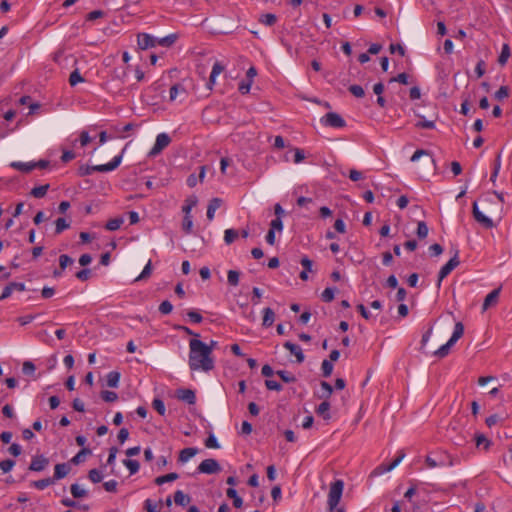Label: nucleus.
Wrapping results in <instances>:
<instances>
[{
	"label": "nucleus",
	"mask_w": 512,
	"mask_h": 512,
	"mask_svg": "<svg viewBox=\"0 0 512 512\" xmlns=\"http://www.w3.org/2000/svg\"><path fill=\"white\" fill-rule=\"evenodd\" d=\"M321 369L324 377H329L333 371V364L329 360H323L321 364Z\"/></svg>",
	"instance_id": "nucleus-49"
},
{
	"label": "nucleus",
	"mask_w": 512,
	"mask_h": 512,
	"mask_svg": "<svg viewBox=\"0 0 512 512\" xmlns=\"http://www.w3.org/2000/svg\"><path fill=\"white\" fill-rule=\"evenodd\" d=\"M101 397L106 402H114L118 399L117 393L108 390L102 391Z\"/></svg>",
	"instance_id": "nucleus-55"
},
{
	"label": "nucleus",
	"mask_w": 512,
	"mask_h": 512,
	"mask_svg": "<svg viewBox=\"0 0 512 512\" xmlns=\"http://www.w3.org/2000/svg\"><path fill=\"white\" fill-rule=\"evenodd\" d=\"M152 273V263L151 260L148 261V263L145 265L144 269L142 270L141 274L135 279V281H141L144 279H147Z\"/></svg>",
	"instance_id": "nucleus-48"
},
{
	"label": "nucleus",
	"mask_w": 512,
	"mask_h": 512,
	"mask_svg": "<svg viewBox=\"0 0 512 512\" xmlns=\"http://www.w3.org/2000/svg\"><path fill=\"white\" fill-rule=\"evenodd\" d=\"M239 236V232L235 229H226L224 232V241L227 245L232 244Z\"/></svg>",
	"instance_id": "nucleus-35"
},
{
	"label": "nucleus",
	"mask_w": 512,
	"mask_h": 512,
	"mask_svg": "<svg viewBox=\"0 0 512 512\" xmlns=\"http://www.w3.org/2000/svg\"><path fill=\"white\" fill-rule=\"evenodd\" d=\"M193 222L190 215H185L182 223V228L186 233H190L192 230Z\"/></svg>",
	"instance_id": "nucleus-61"
},
{
	"label": "nucleus",
	"mask_w": 512,
	"mask_h": 512,
	"mask_svg": "<svg viewBox=\"0 0 512 512\" xmlns=\"http://www.w3.org/2000/svg\"><path fill=\"white\" fill-rule=\"evenodd\" d=\"M91 451L88 448H82L72 459L71 462L75 465L81 463L85 455L90 454Z\"/></svg>",
	"instance_id": "nucleus-46"
},
{
	"label": "nucleus",
	"mask_w": 512,
	"mask_h": 512,
	"mask_svg": "<svg viewBox=\"0 0 512 512\" xmlns=\"http://www.w3.org/2000/svg\"><path fill=\"white\" fill-rule=\"evenodd\" d=\"M510 57V48L508 44H504L501 50V53L498 58V62L500 65H505L508 58Z\"/></svg>",
	"instance_id": "nucleus-44"
},
{
	"label": "nucleus",
	"mask_w": 512,
	"mask_h": 512,
	"mask_svg": "<svg viewBox=\"0 0 512 512\" xmlns=\"http://www.w3.org/2000/svg\"><path fill=\"white\" fill-rule=\"evenodd\" d=\"M459 264L460 260L458 257V251H456L454 256L440 269L437 280V288L441 287L442 280L446 278Z\"/></svg>",
	"instance_id": "nucleus-5"
},
{
	"label": "nucleus",
	"mask_w": 512,
	"mask_h": 512,
	"mask_svg": "<svg viewBox=\"0 0 512 512\" xmlns=\"http://www.w3.org/2000/svg\"><path fill=\"white\" fill-rule=\"evenodd\" d=\"M475 440L477 447L483 445L485 450H487L491 444V442L483 434L476 435Z\"/></svg>",
	"instance_id": "nucleus-56"
},
{
	"label": "nucleus",
	"mask_w": 512,
	"mask_h": 512,
	"mask_svg": "<svg viewBox=\"0 0 512 512\" xmlns=\"http://www.w3.org/2000/svg\"><path fill=\"white\" fill-rule=\"evenodd\" d=\"M320 122L322 125L326 127H333V128H342L346 125L345 120L335 112H329L325 114L321 119Z\"/></svg>",
	"instance_id": "nucleus-6"
},
{
	"label": "nucleus",
	"mask_w": 512,
	"mask_h": 512,
	"mask_svg": "<svg viewBox=\"0 0 512 512\" xmlns=\"http://www.w3.org/2000/svg\"><path fill=\"white\" fill-rule=\"evenodd\" d=\"M226 494L229 498L233 500V505L235 508H241L243 505L242 498L237 494V491L234 488H228Z\"/></svg>",
	"instance_id": "nucleus-27"
},
{
	"label": "nucleus",
	"mask_w": 512,
	"mask_h": 512,
	"mask_svg": "<svg viewBox=\"0 0 512 512\" xmlns=\"http://www.w3.org/2000/svg\"><path fill=\"white\" fill-rule=\"evenodd\" d=\"M152 406L160 415L165 414V412H166L165 404L161 399L155 398L152 402Z\"/></svg>",
	"instance_id": "nucleus-53"
},
{
	"label": "nucleus",
	"mask_w": 512,
	"mask_h": 512,
	"mask_svg": "<svg viewBox=\"0 0 512 512\" xmlns=\"http://www.w3.org/2000/svg\"><path fill=\"white\" fill-rule=\"evenodd\" d=\"M137 44L141 50L156 46V38L147 33H140L137 36Z\"/></svg>",
	"instance_id": "nucleus-13"
},
{
	"label": "nucleus",
	"mask_w": 512,
	"mask_h": 512,
	"mask_svg": "<svg viewBox=\"0 0 512 512\" xmlns=\"http://www.w3.org/2000/svg\"><path fill=\"white\" fill-rule=\"evenodd\" d=\"M120 380V373L117 371H111L107 375V385L111 388L118 387Z\"/></svg>",
	"instance_id": "nucleus-30"
},
{
	"label": "nucleus",
	"mask_w": 512,
	"mask_h": 512,
	"mask_svg": "<svg viewBox=\"0 0 512 512\" xmlns=\"http://www.w3.org/2000/svg\"><path fill=\"white\" fill-rule=\"evenodd\" d=\"M123 464L129 470L131 475L137 473L140 467L139 462L137 460L125 459L123 461Z\"/></svg>",
	"instance_id": "nucleus-41"
},
{
	"label": "nucleus",
	"mask_w": 512,
	"mask_h": 512,
	"mask_svg": "<svg viewBox=\"0 0 512 512\" xmlns=\"http://www.w3.org/2000/svg\"><path fill=\"white\" fill-rule=\"evenodd\" d=\"M49 464L48 458L43 455L35 456L32 458V461L29 466V470L40 472L43 471L47 465Z\"/></svg>",
	"instance_id": "nucleus-16"
},
{
	"label": "nucleus",
	"mask_w": 512,
	"mask_h": 512,
	"mask_svg": "<svg viewBox=\"0 0 512 512\" xmlns=\"http://www.w3.org/2000/svg\"><path fill=\"white\" fill-rule=\"evenodd\" d=\"M123 222L124 220L121 217L113 218L106 223L105 228L109 231H116L121 227Z\"/></svg>",
	"instance_id": "nucleus-32"
},
{
	"label": "nucleus",
	"mask_w": 512,
	"mask_h": 512,
	"mask_svg": "<svg viewBox=\"0 0 512 512\" xmlns=\"http://www.w3.org/2000/svg\"><path fill=\"white\" fill-rule=\"evenodd\" d=\"M429 232L428 226L424 221H419L417 224V231L416 234L418 238L424 239L427 237Z\"/></svg>",
	"instance_id": "nucleus-43"
},
{
	"label": "nucleus",
	"mask_w": 512,
	"mask_h": 512,
	"mask_svg": "<svg viewBox=\"0 0 512 512\" xmlns=\"http://www.w3.org/2000/svg\"><path fill=\"white\" fill-rule=\"evenodd\" d=\"M321 390H322V394L320 395V397L325 398V399H328L333 392L332 386L328 382H325V381L321 382Z\"/></svg>",
	"instance_id": "nucleus-50"
},
{
	"label": "nucleus",
	"mask_w": 512,
	"mask_h": 512,
	"mask_svg": "<svg viewBox=\"0 0 512 512\" xmlns=\"http://www.w3.org/2000/svg\"><path fill=\"white\" fill-rule=\"evenodd\" d=\"M349 91L357 98H361L365 95L364 89L360 85H351Z\"/></svg>",
	"instance_id": "nucleus-59"
},
{
	"label": "nucleus",
	"mask_w": 512,
	"mask_h": 512,
	"mask_svg": "<svg viewBox=\"0 0 512 512\" xmlns=\"http://www.w3.org/2000/svg\"><path fill=\"white\" fill-rule=\"evenodd\" d=\"M176 396L179 400L194 405L196 402L195 392L191 389L181 388L176 391Z\"/></svg>",
	"instance_id": "nucleus-15"
},
{
	"label": "nucleus",
	"mask_w": 512,
	"mask_h": 512,
	"mask_svg": "<svg viewBox=\"0 0 512 512\" xmlns=\"http://www.w3.org/2000/svg\"><path fill=\"white\" fill-rule=\"evenodd\" d=\"M70 492L74 498H82L87 496V491L74 483L70 487Z\"/></svg>",
	"instance_id": "nucleus-38"
},
{
	"label": "nucleus",
	"mask_w": 512,
	"mask_h": 512,
	"mask_svg": "<svg viewBox=\"0 0 512 512\" xmlns=\"http://www.w3.org/2000/svg\"><path fill=\"white\" fill-rule=\"evenodd\" d=\"M405 457V453L403 451H399L397 457L390 464H381L377 466L371 473V476H380L384 473L390 472L396 466L400 464V462Z\"/></svg>",
	"instance_id": "nucleus-7"
},
{
	"label": "nucleus",
	"mask_w": 512,
	"mask_h": 512,
	"mask_svg": "<svg viewBox=\"0 0 512 512\" xmlns=\"http://www.w3.org/2000/svg\"><path fill=\"white\" fill-rule=\"evenodd\" d=\"M187 316L189 317V319L193 322V323H200L202 322L203 320V317L201 316L200 313H198L197 311H194V310H189L187 312Z\"/></svg>",
	"instance_id": "nucleus-64"
},
{
	"label": "nucleus",
	"mask_w": 512,
	"mask_h": 512,
	"mask_svg": "<svg viewBox=\"0 0 512 512\" xmlns=\"http://www.w3.org/2000/svg\"><path fill=\"white\" fill-rule=\"evenodd\" d=\"M25 284L20 282H11L9 283L2 291L0 296V300H4L11 296L14 291H24Z\"/></svg>",
	"instance_id": "nucleus-17"
},
{
	"label": "nucleus",
	"mask_w": 512,
	"mask_h": 512,
	"mask_svg": "<svg viewBox=\"0 0 512 512\" xmlns=\"http://www.w3.org/2000/svg\"><path fill=\"white\" fill-rule=\"evenodd\" d=\"M83 81H84V78L81 76L78 69L74 70L69 76V83L71 86H75L78 83H81Z\"/></svg>",
	"instance_id": "nucleus-47"
},
{
	"label": "nucleus",
	"mask_w": 512,
	"mask_h": 512,
	"mask_svg": "<svg viewBox=\"0 0 512 512\" xmlns=\"http://www.w3.org/2000/svg\"><path fill=\"white\" fill-rule=\"evenodd\" d=\"M240 273L236 270H229L227 273V281L231 286H237L239 284Z\"/></svg>",
	"instance_id": "nucleus-40"
},
{
	"label": "nucleus",
	"mask_w": 512,
	"mask_h": 512,
	"mask_svg": "<svg viewBox=\"0 0 512 512\" xmlns=\"http://www.w3.org/2000/svg\"><path fill=\"white\" fill-rule=\"evenodd\" d=\"M421 156H426L427 157V160L429 163L431 164H434V159L432 158V156L429 154V152L427 150H423V149H418L414 152V154L412 155L411 157V161L412 162H416L417 160H419V158Z\"/></svg>",
	"instance_id": "nucleus-34"
},
{
	"label": "nucleus",
	"mask_w": 512,
	"mask_h": 512,
	"mask_svg": "<svg viewBox=\"0 0 512 512\" xmlns=\"http://www.w3.org/2000/svg\"><path fill=\"white\" fill-rule=\"evenodd\" d=\"M70 470L71 467L67 463L56 464L54 467V475L52 478L54 479V481L60 480L66 477L69 474Z\"/></svg>",
	"instance_id": "nucleus-19"
},
{
	"label": "nucleus",
	"mask_w": 512,
	"mask_h": 512,
	"mask_svg": "<svg viewBox=\"0 0 512 512\" xmlns=\"http://www.w3.org/2000/svg\"><path fill=\"white\" fill-rule=\"evenodd\" d=\"M14 465H15V461H13L11 459L3 460V461L0 462V469L4 473H7V472L12 470Z\"/></svg>",
	"instance_id": "nucleus-57"
},
{
	"label": "nucleus",
	"mask_w": 512,
	"mask_h": 512,
	"mask_svg": "<svg viewBox=\"0 0 512 512\" xmlns=\"http://www.w3.org/2000/svg\"><path fill=\"white\" fill-rule=\"evenodd\" d=\"M70 227V223L66 221L65 218H58L55 221V233L60 234L64 230L68 229Z\"/></svg>",
	"instance_id": "nucleus-39"
},
{
	"label": "nucleus",
	"mask_w": 512,
	"mask_h": 512,
	"mask_svg": "<svg viewBox=\"0 0 512 512\" xmlns=\"http://www.w3.org/2000/svg\"><path fill=\"white\" fill-rule=\"evenodd\" d=\"M121 161H122V156L118 155V156H115L107 164L92 166V170H94V172H110V171L115 170L121 164Z\"/></svg>",
	"instance_id": "nucleus-12"
},
{
	"label": "nucleus",
	"mask_w": 512,
	"mask_h": 512,
	"mask_svg": "<svg viewBox=\"0 0 512 512\" xmlns=\"http://www.w3.org/2000/svg\"><path fill=\"white\" fill-rule=\"evenodd\" d=\"M35 365L31 361H25L23 363L22 371L26 375L33 374L35 372Z\"/></svg>",
	"instance_id": "nucleus-63"
},
{
	"label": "nucleus",
	"mask_w": 512,
	"mask_h": 512,
	"mask_svg": "<svg viewBox=\"0 0 512 512\" xmlns=\"http://www.w3.org/2000/svg\"><path fill=\"white\" fill-rule=\"evenodd\" d=\"M416 127L422 129H433L435 127V124L433 121L425 120L422 118L420 121L416 123Z\"/></svg>",
	"instance_id": "nucleus-62"
},
{
	"label": "nucleus",
	"mask_w": 512,
	"mask_h": 512,
	"mask_svg": "<svg viewBox=\"0 0 512 512\" xmlns=\"http://www.w3.org/2000/svg\"><path fill=\"white\" fill-rule=\"evenodd\" d=\"M10 167L21 171L23 173H29L35 169V165H33V161L31 162H21V161H13L10 163Z\"/></svg>",
	"instance_id": "nucleus-21"
},
{
	"label": "nucleus",
	"mask_w": 512,
	"mask_h": 512,
	"mask_svg": "<svg viewBox=\"0 0 512 512\" xmlns=\"http://www.w3.org/2000/svg\"><path fill=\"white\" fill-rule=\"evenodd\" d=\"M205 446L209 449H218L220 447L217 438L212 433L205 440Z\"/></svg>",
	"instance_id": "nucleus-52"
},
{
	"label": "nucleus",
	"mask_w": 512,
	"mask_h": 512,
	"mask_svg": "<svg viewBox=\"0 0 512 512\" xmlns=\"http://www.w3.org/2000/svg\"><path fill=\"white\" fill-rule=\"evenodd\" d=\"M225 67L220 62H215L211 74L209 76V81L207 83V87L209 90H212L213 86L216 83V77L224 71Z\"/></svg>",
	"instance_id": "nucleus-18"
},
{
	"label": "nucleus",
	"mask_w": 512,
	"mask_h": 512,
	"mask_svg": "<svg viewBox=\"0 0 512 512\" xmlns=\"http://www.w3.org/2000/svg\"><path fill=\"white\" fill-rule=\"evenodd\" d=\"M197 452H198L197 448H193V447L184 448L183 450L180 451L179 461L182 463H185V462L189 461L192 457H194L197 454Z\"/></svg>",
	"instance_id": "nucleus-24"
},
{
	"label": "nucleus",
	"mask_w": 512,
	"mask_h": 512,
	"mask_svg": "<svg viewBox=\"0 0 512 512\" xmlns=\"http://www.w3.org/2000/svg\"><path fill=\"white\" fill-rule=\"evenodd\" d=\"M88 478L93 483H99L102 480L103 475L98 469H91L88 473Z\"/></svg>",
	"instance_id": "nucleus-54"
},
{
	"label": "nucleus",
	"mask_w": 512,
	"mask_h": 512,
	"mask_svg": "<svg viewBox=\"0 0 512 512\" xmlns=\"http://www.w3.org/2000/svg\"><path fill=\"white\" fill-rule=\"evenodd\" d=\"M177 40L176 34H169L162 38H156V45L162 46V47H170L175 43Z\"/></svg>",
	"instance_id": "nucleus-26"
},
{
	"label": "nucleus",
	"mask_w": 512,
	"mask_h": 512,
	"mask_svg": "<svg viewBox=\"0 0 512 512\" xmlns=\"http://www.w3.org/2000/svg\"><path fill=\"white\" fill-rule=\"evenodd\" d=\"M48 189H49L48 184L37 186L31 190L30 194L35 198H42L46 195Z\"/></svg>",
	"instance_id": "nucleus-36"
},
{
	"label": "nucleus",
	"mask_w": 512,
	"mask_h": 512,
	"mask_svg": "<svg viewBox=\"0 0 512 512\" xmlns=\"http://www.w3.org/2000/svg\"><path fill=\"white\" fill-rule=\"evenodd\" d=\"M178 478H179V475L177 473H175V472H172V473H169V474L157 477L155 479V483L157 485H162V484L167 483V482L175 481Z\"/></svg>",
	"instance_id": "nucleus-31"
},
{
	"label": "nucleus",
	"mask_w": 512,
	"mask_h": 512,
	"mask_svg": "<svg viewBox=\"0 0 512 512\" xmlns=\"http://www.w3.org/2000/svg\"><path fill=\"white\" fill-rule=\"evenodd\" d=\"M74 263V260L66 254H62L59 257V266L61 270H65V268Z\"/></svg>",
	"instance_id": "nucleus-51"
},
{
	"label": "nucleus",
	"mask_w": 512,
	"mask_h": 512,
	"mask_svg": "<svg viewBox=\"0 0 512 512\" xmlns=\"http://www.w3.org/2000/svg\"><path fill=\"white\" fill-rule=\"evenodd\" d=\"M330 403L328 401L322 402L316 409L318 415L322 416L325 420L330 419Z\"/></svg>",
	"instance_id": "nucleus-28"
},
{
	"label": "nucleus",
	"mask_w": 512,
	"mask_h": 512,
	"mask_svg": "<svg viewBox=\"0 0 512 512\" xmlns=\"http://www.w3.org/2000/svg\"><path fill=\"white\" fill-rule=\"evenodd\" d=\"M335 291H336L335 288H331V287L326 288L321 294L322 301H324L326 303L333 301L334 296H335Z\"/></svg>",
	"instance_id": "nucleus-45"
},
{
	"label": "nucleus",
	"mask_w": 512,
	"mask_h": 512,
	"mask_svg": "<svg viewBox=\"0 0 512 512\" xmlns=\"http://www.w3.org/2000/svg\"><path fill=\"white\" fill-rule=\"evenodd\" d=\"M482 202L488 214L497 216L499 220L501 219L503 214V207L500 204L493 203L492 199L489 197H485Z\"/></svg>",
	"instance_id": "nucleus-11"
},
{
	"label": "nucleus",
	"mask_w": 512,
	"mask_h": 512,
	"mask_svg": "<svg viewBox=\"0 0 512 512\" xmlns=\"http://www.w3.org/2000/svg\"><path fill=\"white\" fill-rule=\"evenodd\" d=\"M198 472L204 474H214L221 470L219 463L212 458L203 460L198 466Z\"/></svg>",
	"instance_id": "nucleus-10"
},
{
	"label": "nucleus",
	"mask_w": 512,
	"mask_h": 512,
	"mask_svg": "<svg viewBox=\"0 0 512 512\" xmlns=\"http://www.w3.org/2000/svg\"><path fill=\"white\" fill-rule=\"evenodd\" d=\"M173 309V305L171 304L170 301L168 300H165L163 301L160 305H159V311L162 313V314H169L171 313Z\"/></svg>",
	"instance_id": "nucleus-60"
},
{
	"label": "nucleus",
	"mask_w": 512,
	"mask_h": 512,
	"mask_svg": "<svg viewBox=\"0 0 512 512\" xmlns=\"http://www.w3.org/2000/svg\"><path fill=\"white\" fill-rule=\"evenodd\" d=\"M171 142V138L166 133H160L156 137V141L152 147V149L149 151V156H156L162 152L163 149H165Z\"/></svg>",
	"instance_id": "nucleus-9"
},
{
	"label": "nucleus",
	"mask_w": 512,
	"mask_h": 512,
	"mask_svg": "<svg viewBox=\"0 0 512 512\" xmlns=\"http://www.w3.org/2000/svg\"><path fill=\"white\" fill-rule=\"evenodd\" d=\"M472 213L474 219L484 228L491 229L496 226L491 217L486 216L482 211L479 210L477 202L473 203Z\"/></svg>",
	"instance_id": "nucleus-8"
},
{
	"label": "nucleus",
	"mask_w": 512,
	"mask_h": 512,
	"mask_svg": "<svg viewBox=\"0 0 512 512\" xmlns=\"http://www.w3.org/2000/svg\"><path fill=\"white\" fill-rule=\"evenodd\" d=\"M54 483H55V481L53 478H45V479H41V480L32 482V486L38 490H44L45 488H47L48 486H50Z\"/></svg>",
	"instance_id": "nucleus-33"
},
{
	"label": "nucleus",
	"mask_w": 512,
	"mask_h": 512,
	"mask_svg": "<svg viewBox=\"0 0 512 512\" xmlns=\"http://www.w3.org/2000/svg\"><path fill=\"white\" fill-rule=\"evenodd\" d=\"M191 498L181 490H177L174 493V502L179 506H186L190 503Z\"/></svg>",
	"instance_id": "nucleus-23"
},
{
	"label": "nucleus",
	"mask_w": 512,
	"mask_h": 512,
	"mask_svg": "<svg viewBox=\"0 0 512 512\" xmlns=\"http://www.w3.org/2000/svg\"><path fill=\"white\" fill-rule=\"evenodd\" d=\"M275 313L271 308H265L263 310V321L262 325L264 327H270L274 323Z\"/></svg>",
	"instance_id": "nucleus-25"
},
{
	"label": "nucleus",
	"mask_w": 512,
	"mask_h": 512,
	"mask_svg": "<svg viewBox=\"0 0 512 512\" xmlns=\"http://www.w3.org/2000/svg\"><path fill=\"white\" fill-rule=\"evenodd\" d=\"M284 347L290 351L291 354H293L295 357H296V361L298 363H302L305 359V356L302 352V349L299 345L297 344H294L292 342H285L284 343Z\"/></svg>",
	"instance_id": "nucleus-20"
},
{
	"label": "nucleus",
	"mask_w": 512,
	"mask_h": 512,
	"mask_svg": "<svg viewBox=\"0 0 512 512\" xmlns=\"http://www.w3.org/2000/svg\"><path fill=\"white\" fill-rule=\"evenodd\" d=\"M276 375L280 377V379L285 383H294L296 381V377L285 370H278L276 371Z\"/></svg>",
	"instance_id": "nucleus-37"
},
{
	"label": "nucleus",
	"mask_w": 512,
	"mask_h": 512,
	"mask_svg": "<svg viewBox=\"0 0 512 512\" xmlns=\"http://www.w3.org/2000/svg\"><path fill=\"white\" fill-rule=\"evenodd\" d=\"M459 460L445 450L437 449L429 452L425 457V465L429 469L453 467Z\"/></svg>",
	"instance_id": "nucleus-2"
},
{
	"label": "nucleus",
	"mask_w": 512,
	"mask_h": 512,
	"mask_svg": "<svg viewBox=\"0 0 512 512\" xmlns=\"http://www.w3.org/2000/svg\"><path fill=\"white\" fill-rule=\"evenodd\" d=\"M189 368L192 371L209 372L214 369V358L210 355V347L199 339L189 341Z\"/></svg>",
	"instance_id": "nucleus-1"
},
{
	"label": "nucleus",
	"mask_w": 512,
	"mask_h": 512,
	"mask_svg": "<svg viewBox=\"0 0 512 512\" xmlns=\"http://www.w3.org/2000/svg\"><path fill=\"white\" fill-rule=\"evenodd\" d=\"M344 490V482L337 479L330 484L328 493L327 506L328 512H344L342 508H337Z\"/></svg>",
	"instance_id": "nucleus-3"
},
{
	"label": "nucleus",
	"mask_w": 512,
	"mask_h": 512,
	"mask_svg": "<svg viewBox=\"0 0 512 512\" xmlns=\"http://www.w3.org/2000/svg\"><path fill=\"white\" fill-rule=\"evenodd\" d=\"M500 292H501V287H498V288L492 290L489 294H487V296L484 299L483 305H482L483 311H486L489 308L497 305V303L499 301Z\"/></svg>",
	"instance_id": "nucleus-14"
},
{
	"label": "nucleus",
	"mask_w": 512,
	"mask_h": 512,
	"mask_svg": "<svg viewBox=\"0 0 512 512\" xmlns=\"http://www.w3.org/2000/svg\"><path fill=\"white\" fill-rule=\"evenodd\" d=\"M259 21L266 26H272L276 23L277 17L275 14L267 13V14H263L260 17Z\"/></svg>",
	"instance_id": "nucleus-42"
},
{
	"label": "nucleus",
	"mask_w": 512,
	"mask_h": 512,
	"mask_svg": "<svg viewBox=\"0 0 512 512\" xmlns=\"http://www.w3.org/2000/svg\"><path fill=\"white\" fill-rule=\"evenodd\" d=\"M464 333V326L461 322H457L454 326V331L451 336V338L439 347L435 352L434 355L438 358H444L450 353L451 347L463 336Z\"/></svg>",
	"instance_id": "nucleus-4"
},
{
	"label": "nucleus",
	"mask_w": 512,
	"mask_h": 512,
	"mask_svg": "<svg viewBox=\"0 0 512 512\" xmlns=\"http://www.w3.org/2000/svg\"><path fill=\"white\" fill-rule=\"evenodd\" d=\"M221 203L222 201L219 198H213L210 200L206 213L209 221H212L214 219L215 211L221 206Z\"/></svg>",
	"instance_id": "nucleus-22"
},
{
	"label": "nucleus",
	"mask_w": 512,
	"mask_h": 512,
	"mask_svg": "<svg viewBox=\"0 0 512 512\" xmlns=\"http://www.w3.org/2000/svg\"><path fill=\"white\" fill-rule=\"evenodd\" d=\"M509 95V88L507 86H501L495 93V98L499 101L503 100L504 98L508 97Z\"/></svg>",
	"instance_id": "nucleus-58"
},
{
	"label": "nucleus",
	"mask_w": 512,
	"mask_h": 512,
	"mask_svg": "<svg viewBox=\"0 0 512 512\" xmlns=\"http://www.w3.org/2000/svg\"><path fill=\"white\" fill-rule=\"evenodd\" d=\"M186 90L181 84H175L170 88L169 98L170 101H175L179 94H185Z\"/></svg>",
	"instance_id": "nucleus-29"
}]
</instances>
